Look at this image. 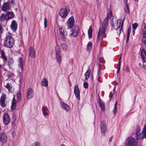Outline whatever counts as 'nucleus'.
<instances>
[{
    "mask_svg": "<svg viewBox=\"0 0 146 146\" xmlns=\"http://www.w3.org/2000/svg\"><path fill=\"white\" fill-rule=\"evenodd\" d=\"M123 24V21L121 19L117 20L115 18H113L110 21V24L111 28L113 29H115L117 34L119 36L121 31H123L122 29Z\"/></svg>",
    "mask_w": 146,
    "mask_h": 146,
    "instance_id": "nucleus-1",
    "label": "nucleus"
},
{
    "mask_svg": "<svg viewBox=\"0 0 146 146\" xmlns=\"http://www.w3.org/2000/svg\"><path fill=\"white\" fill-rule=\"evenodd\" d=\"M111 11H110V13H109L108 14L107 17L104 19L103 21L101 29V27L99 28L97 38V40H98L100 39V37L101 36V35L104 34L106 31L108 27V21L111 16Z\"/></svg>",
    "mask_w": 146,
    "mask_h": 146,
    "instance_id": "nucleus-2",
    "label": "nucleus"
},
{
    "mask_svg": "<svg viewBox=\"0 0 146 146\" xmlns=\"http://www.w3.org/2000/svg\"><path fill=\"white\" fill-rule=\"evenodd\" d=\"M15 41L11 33H8L6 37L4 45L7 48H11L14 45Z\"/></svg>",
    "mask_w": 146,
    "mask_h": 146,
    "instance_id": "nucleus-3",
    "label": "nucleus"
},
{
    "mask_svg": "<svg viewBox=\"0 0 146 146\" xmlns=\"http://www.w3.org/2000/svg\"><path fill=\"white\" fill-rule=\"evenodd\" d=\"M137 141L135 139L132 137H129L125 142V146H136L137 145Z\"/></svg>",
    "mask_w": 146,
    "mask_h": 146,
    "instance_id": "nucleus-4",
    "label": "nucleus"
},
{
    "mask_svg": "<svg viewBox=\"0 0 146 146\" xmlns=\"http://www.w3.org/2000/svg\"><path fill=\"white\" fill-rule=\"evenodd\" d=\"M136 137L138 140L140 139L146 137V126L145 125L141 132L138 133L136 134Z\"/></svg>",
    "mask_w": 146,
    "mask_h": 146,
    "instance_id": "nucleus-5",
    "label": "nucleus"
},
{
    "mask_svg": "<svg viewBox=\"0 0 146 146\" xmlns=\"http://www.w3.org/2000/svg\"><path fill=\"white\" fill-rule=\"evenodd\" d=\"M55 52L57 60L58 63L61 62V57L60 53V48L59 46L56 45L55 48Z\"/></svg>",
    "mask_w": 146,
    "mask_h": 146,
    "instance_id": "nucleus-6",
    "label": "nucleus"
},
{
    "mask_svg": "<svg viewBox=\"0 0 146 146\" xmlns=\"http://www.w3.org/2000/svg\"><path fill=\"white\" fill-rule=\"evenodd\" d=\"M58 33L59 36L62 40H65L66 39L67 33L64 29L62 27L59 28Z\"/></svg>",
    "mask_w": 146,
    "mask_h": 146,
    "instance_id": "nucleus-7",
    "label": "nucleus"
},
{
    "mask_svg": "<svg viewBox=\"0 0 146 146\" xmlns=\"http://www.w3.org/2000/svg\"><path fill=\"white\" fill-rule=\"evenodd\" d=\"M69 11L70 9L68 7L62 8L60 11L59 15L62 17H65L68 15Z\"/></svg>",
    "mask_w": 146,
    "mask_h": 146,
    "instance_id": "nucleus-8",
    "label": "nucleus"
},
{
    "mask_svg": "<svg viewBox=\"0 0 146 146\" xmlns=\"http://www.w3.org/2000/svg\"><path fill=\"white\" fill-rule=\"evenodd\" d=\"M100 126L102 134L104 136L105 135L107 131V129L105 122L103 121H101Z\"/></svg>",
    "mask_w": 146,
    "mask_h": 146,
    "instance_id": "nucleus-9",
    "label": "nucleus"
},
{
    "mask_svg": "<svg viewBox=\"0 0 146 146\" xmlns=\"http://www.w3.org/2000/svg\"><path fill=\"white\" fill-rule=\"evenodd\" d=\"M74 92L76 97L78 99V100L79 101L80 99V91L78 85H75L74 87Z\"/></svg>",
    "mask_w": 146,
    "mask_h": 146,
    "instance_id": "nucleus-10",
    "label": "nucleus"
},
{
    "mask_svg": "<svg viewBox=\"0 0 146 146\" xmlns=\"http://www.w3.org/2000/svg\"><path fill=\"white\" fill-rule=\"evenodd\" d=\"M3 122L5 125L8 124L11 121L10 116L7 113H4L3 116Z\"/></svg>",
    "mask_w": 146,
    "mask_h": 146,
    "instance_id": "nucleus-11",
    "label": "nucleus"
},
{
    "mask_svg": "<svg viewBox=\"0 0 146 146\" xmlns=\"http://www.w3.org/2000/svg\"><path fill=\"white\" fill-rule=\"evenodd\" d=\"M7 136L5 132L2 131L0 133V141L3 143H5L6 142Z\"/></svg>",
    "mask_w": 146,
    "mask_h": 146,
    "instance_id": "nucleus-12",
    "label": "nucleus"
},
{
    "mask_svg": "<svg viewBox=\"0 0 146 146\" xmlns=\"http://www.w3.org/2000/svg\"><path fill=\"white\" fill-rule=\"evenodd\" d=\"M79 32V29L77 26H75L71 30V35L76 36Z\"/></svg>",
    "mask_w": 146,
    "mask_h": 146,
    "instance_id": "nucleus-13",
    "label": "nucleus"
},
{
    "mask_svg": "<svg viewBox=\"0 0 146 146\" xmlns=\"http://www.w3.org/2000/svg\"><path fill=\"white\" fill-rule=\"evenodd\" d=\"M6 95L5 94H3L0 99V104L3 108L6 106L5 101L6 99Z\"/></svg>",
    "mask_w": 146,
    "mask_h": 146,
    "instance_id": "nucleus-14",
    "label": "nucleus"
},
{
    "mask_svg": "<svg viewBox=\"0 0 146 146\" xmlns=\"http://www.w3.org/2000/svg\"><path fill=\"white\" fill-rule=\"evenodd\" d=\"M74 23V17L72 16L68 19L67 25L69 28L72 27Z\"/></svg>",
    "mask_w": 146,
    "mask_h": 146,
    "instance_id": "nucleus-15",
    "label": "nucleus"
},
{
    "mask_svg": "<svg viewBox=\"0 0 146 146\" xmlns=\"http://www.w3.org/2000/svg\"><path fill=\"white\" fill-rule=\"evenodd\" d=\"M34 96L33 92L31 88H29L27 90V98L28 100L33 98Z\"/></svg>",
    "mask_w": 146,
    "mask_h": 146,
    "instance_id": "nucleus-16",
    "label": "nucleus"
},
{
    "mask_svg": "<svg viewBox=\"0 0 146 146\" xmlns=\"http://www.w3.org/2000/svg\"><path fill=\"white\" fill-rule=\"evenodd\" d=\"M29 56L32 58H34L35 57V51L33 47H31L29 50Z\"/></svg>",
    "mask_w": 146,
    "mask_h": 146,
    "instance_id": "nucleus-17",
    "label": "nucleus"
},
{
    "mask_svg": "<svg viewBox=\"0 0 146 146\" xmlns=\"http://www.w3.org/2000/svg\"><path fill=\"white\" fill-rule=\"evenodd\" d=\"M10 9V5L8 2L5 3L1 8V10L4 11L9 10Z\"/></svg>",
    "mask_w": 146,
    "mask_h": 146,
    "instance_id": "nucleus-18",
    "label": "nucleus"
},
{
    "mask_svg": "<svg viewBox=\"0 0 146 146\" xmlns=\"http://www.w3.org/2000/svg\"><path fill=\"white\" fill-rule=\"evenodd\" d=\"M11 29L13 31H15L17 27V24L15 20H13L11 25Z\"/></svg>",
    "mask_w": 146,
    "mask_h": 146,
    "instance_id": "nucleus-19",
    "label": "nucleus"
},
{
    "mask_svg": "<svg viewBox=\"0 0 146 146\" xmlns=\"http://www.w3.org/2000/svg\"><path fill=\"white\" fill-rule=\"evenodd\" d=\"M60 105L62 107L64 110L67 111H68L70 109V107L68 105L63 102H60Z\"/></svg>",
    "mask_w": 146,
    "mask_h": 146,
    "instance_id": "nucleus-20",
    "label": "nucleus"
},
{
    "mask_svg": "<svg viewBox=\"0 0 146 146\" xmlns=\"http://www.w3.org/2000/svg\"><path fill=\"white\" fill-rule=\"evenodd\" d=\"M141 57L143 60L146 62V52L144 49H142L141 51Z\"/></svg>",
    "mask_w": 146,
    "mask_h": 146,
    "instance_id": "nucleus-21",
    "label": "nucleus"
},
{
    "mask_svg": "<svg viewBox=\"0 0 146 146\" xmlns=\"http://www.w3.org/2000/svg\"><path fill=\"white\" fill-rule=\"evenodd\" d=\"M98 102L101 110H105V104L104 102L99 98L98 100Z\"/></svg>",
    "mask_w": 146,
    "mask_h": 146,
    "instance_id": "nucleus-22",
    "label": "nucleus"
},
{
    "mask_svg": "<svg viewBox=\"0 0 146 146\" xmlns=\"http://www.w3.org/2000/svg\"><path fill=\"white\" fill-rule=\"evenodd\" d=\"M13 63L14 60L12 58H8L7 60V64L9 68L12 67V66L13 64Z\"/></svg>",
    "mask_w": 146,
    "mask_h": 146,
    "instance_id": "nucleus-23",
    "label": "nucleus"
},
{
    "mask_svg": "<svg viewBox=\"0 0 146 146\" xmlns=\"http://www.w3.org/2000/svg\"><path fill=\"white\" fill-rule=\"evenodd\" d=\"M19 62L20 67L21 68V71L22 72L23 70V59L21 58H19Z\"/></svg>",
    "mask_w": 146,
    "mask_h": 146,
    "instance_id": "nucleus-24",
    "label": "nucleus"
},
{
    "mask_svg": "<svg viewBox=\"0 0 146 146\" xmlns=\"http://www.w3.org/2000/svg\"><path fill=\"white\" fill-rule=\"evenodd\" d=\"M1 57L3 60L4 62L7 61V58L5 55L4 52L3 50L1 51Z\"/></svg>",
    "mask_w": 146,
    "mask_h": 146,
    "instance_id": "nucleus-25",
    "label": "nucleus"
},
{
    "mask_svg": "<svg viewBox=\"0 0 146 146\" xmlns=\"http://www.w3.org/2000/svg\"><path fill=\"white\" fill-rule=\"evenodd\" d=\"M41 83L42 85L46 87L48 85V82L46 78H43L42 79Z\"/></svg>",
    "mask_w": 146,
    "mask_h": 146,
    "instance_id": "nucleus-26",
    "label": "nucleus"
},
{
    "mask_svg": "<svg viewBox=\"0 0 146 146\" xmlns=\"http://www.w3.org/2000/svg\"><path fill=\"white\" fill-rule=\"evenodd\" d=\"M6 15L7 17V19H11L14 16V14L13 12H8L6 14Z\"/></svg>",
    "mask_w": 146,
    "mask_h": 146,
    "instance_id": "nucleus-27",
    "label": "nucleus"
},
{
    "mask_svg": "<svg viewBox=\"0 0 146 146\" xmlns=\"http://www.w3.org/2000/svg\"><path fill=\"white\" fill-rule=\"evenodd\" d=\"M16 100L14 97L12 101V105L11 106V109L12 110L15 109L16 107Z\"/></svg>",
    "mask_w": 146,
    "mask_h": 146,
    "instance_id": "nucleus-28",
    "label": "nucleus"
},
{
    "mask_svg": "<svg viewBox=\"0 0 146 146\" xmlns=\"http://www.w3.org/2000/svg\"><path fill=\"white\" fill-rule=\"evenodd\" d=\"M124 10L126 14H128L129 13V9L127 3H126V4H125V6L124 7Z\"/></svg>",
    "mask_w": 146,
    "mask_h": 146,
    "instance_id": "nucleus-29",
    "label": "nucleus"
},
{
    "mask_svg": "<svg viewBox=\"0 0 146 146\" xmlns=\"http://www.w3.org/2000/svg\"><path fill=\"white\" fill-rule=\"evenodd\" d=\"M90 70L89 68L88 69L85 74L86 79L87 80L90 76Z\"/></svg>",
    "mask_w": 146,
    "mask_h": 146,
    "instance_id": "nucleus-30",
    "label": "nucleus"
},
{
    "mask_svg": "<svg viewBox=\"0 0 146 146\" xmlns=\"http://www.w3.org/2000/svg\"><path fill=\"white\" fill-rule=\"evenodd\" d=\"M101 76L102 72L100 71L99 68L97 74V80L99 82L101 83L102 82L100 80V79L101 77Z\"/></svg>",
    "mask_w": 146,
    "mask_h": 146,
    "instance_id": "nucleus-31",
    "label": "nucleus"
},
{
    "mask_svg": "<svg viewBox=\"0 0 146 146\" xmlns=\"http://www.w3.org/2000/svg\"><path fill=\"white\" fill-rule=\"evenodd\" d=\"M92 43L90 41L87 44V49L89 52L91 51L92 50Z\"/></svg>",
    "mask_w": 146,
    "mask_h": 146,
    "instance_id": "nucleus-32",
    "label": "nucleus"
},
{
    "mask_svg": "<svg viewBox=\"0 0 146 146\" xmlns=\"http://www.w3.org/2000/svg\"><path fill=\"white\" fill-rule=\"evenodd\" d=\"M142 35L143 38L146 37V25L144 26V28L142 30Z\"/></svg>",
    "mask_w": 146,
    "mask_h": 146,
    "instance_id": "nucleus-33",
    "label": "nucleus"
},
{
    "mask_svg": "<svg viewBox=\"0 0 146 146\" xmlns=\"http://www.w3.org/2000/svg\"><path fill=\"white\" fill-rule=\"evenodd\" d=\"M16 97L17 101L18 102H20L21 98V94L20 92H18L17 93Z\"/></svg>",
    "mask_w": 146,
    "mask_h": 146,
    "instance_id": "nucleus-34",
    "label": "nucleus"
},
{
    "mask_svg": "<svg viewBox=\"0 0 146 146\" xmlns=\"http://www.w3.org/2000/svg\"><path fill=\"white\" fill-rule=\"evenodd\" d=\"M7 17H6V15H4L3 14H2L0 17V19L1 21H4L5 19L7 20Z\"/></svg>",
    "mask_w": 146,
    "mask_h": 146,
    "instance_id": "nucleus-35",
    "label": "nucleus"
},
{
    "mask_svg": "<svg viewBox=\"0 0 146 146\" xmlns=\"http://www.w3.org/2000/svg\"><path fill=\"white\" fill-rule=\"evenodd\" d=\"M92 28L90 27L88 32V37L90 38H91L92 37Z\"/></svg>",
    "mask_w": 146,
    "mask_h": 146,
    "instance_id": "nucleus-36",
    "label": "nucleus"
},
{
    "mask_svg": "<svg viewBox=\"0 0 146 146\" xmlns=\"http://www.w3.org/2000/svg\"><path fill=\"white\" fill-rule=\"evenodd\" d=\"M61 48L64 51L66 50L68 48V46L65 44H62L61 45Z\"/></svg>",
    "mask_w": 146,
    "mask_h": 146,
    "instance_id": "nucleus-37",
    "label": "nucleus"
},
{
    "mask_svg": "<svg viewBox=\"0 0 146 146\" xmlns=\"http://www.w3.org/2000/svg\"><path fill=\"white\" fill-rule=\"evenodd\" d=\"M46 109L44 107H43L42 108V111L43 114L45 116H47L48 115V113L46 111Z\"/></svg>",
    "mask_w": 146,
    "mask_h": 146,
    "instance_id": "nucleus-38",
    "label": "nucleus"
},
{
    "mask_svg": "<svg viewBox=\"0 0 146 146\" xmlns=\"http://www.w3.org/2000/svg\"><path fill=\"white\" fill-rule=\"evenodd\" d=\"M117 100H116V102L115 103L114 107L113 108V113L114 114H115L116 113V112L117 110Z\"/></svg>",
    "mask_w": 146,
    "mask_h": 146,
    "instance_id": "nucleus-39",
    "label": "nucleus"
},
{
    "mask_svg": "<svg viewBox=\"0 0 146 146\" xmlns=\"http://www.w3.org/2000/svg\"><path fill=\"white\" fill-rule=\"evenodd\" d=\"M40 143L38 141L34 142L32 145V146H40Z\"/></svg>",
    "mask_w": 146,
    "mask_h": 146,
    "instance_id": "nucleus-40",
    "label": "nucleus"
},
{
    "mask_svg": "<svg viewBox=\"0 0 146 146\" xmlns=\"http://www.w3.org/2000/svg\"><path fill=\"white\" fill-rule=\"evenodd\" d=\"M44 28H46L47 27V20L46 18H44Z\"/></svg>",
    "mask_w": 146,
    "mask_h": 146,
    "instance_id": "nucleus-41",
    "label": "nucleus"
},
{
    "mask_svg": "<svg viewBox=\"0 0 146 146\" xmlns=\"http://www.w3.org/2000/svg\"><path fill=\"white\" fill-rule=\"evenodd\" d=\"M138 25L137 23H135L132 24V27L133 29L135 30L137 27Z\"/></svg>",
    "mask_w": 146,
    "mask_h": 146,
    "instance_id": "nucleus-42",
    "label": "nucleus"
},
{
    "mask_svg": "<svg viewBox=\"0 0 146 146\" xmlns=\"http://www.w3.org/2000/svg\"><path fill=\"white\" fill-rule=\"evenodd\" d=\"M8 2L9 3V4H10L13 7L15 5L13 0H9V2Z\"/></svg>",
    "mask_w": 146,
    "mask_h": 146,
    "instance_id": "nucleus-43",
    "label": "nucleus"
},
{
    "mask_svg": "<svg viewBox=\"0 0 146 146\" xmlns=\"http://www.w3.org/2000/svg\"><path fill=\"white\" fill-rule=\"evenodd\" d=\"M113 95L114 94H113L111 92H110L109 93V98H110V101L113 97Z\"/></svg>",
    "mask_w": 146,
    "mask_h": 146,
    "instance_id": "nucleus-44",
    "label": "nucleus"
},
{
    "mask_svg": "<svg viewBox=\"0 0 146 146\" xmlns=\"http://www.w3.org/2000/svg\"><path fill=\"white\" fill-rule=\"evenodd\" d=\"M121 57H120L119 59V61L118 64V68H120L121 62L120 61V59Z\"/></svg>",
    "mask_w": 146,
    "mask_h": 146,
    "instance_id": "nucleus-45",
    "label": "nucleus"
},
{
    "mask_svg": "<svg viewBox=\"0 0 146 146\" xmlns=\"http://www.w3.org/2000/svg\"><path fill=\"white\" fill-rule=\"evenodd\" d=\"M83 85L84 87L85 88H87L88 87V84L87 83L84 82Z\"/></svg>",
    "mask_w": 146,
    "mask_h": 146,
    "instance_id": "nucleus-46",
    "label": "nucleus"
},
{
    "mask_svg": "<svg viewBox=\"0 0 146 146\" xmlns=\"http://www.w3.org/2000/svg\"><path fill=\"white\" fill-rule=\"evenodd\" d=\"M140 132H141L140 129V128L139 127H138L136 129V134H137L138 133H139Z\"/></svg>",
    "mask_w": 146,
    "mask_h": 146,
    "instance_id": "nucleus-47",
    "label": "nucleus"
},
{
    "mask_svg": "<svg viewBox=\"0 0 146 146\" xmlns=\"http://www.w3.org/2000/svg\"><path fill=\"white\" fill-rule=\"evenodd\" d=\"M5 87L6 88L8 89L9 91H10L11 88H10V85L9 84H7L6 85Z\"/></svg>",
    "mask_w": 146,
    "mask_h": 146,
    "instance_id": "nucleus-48",
    "label": "nucleus"
},
{
    "mask_svg": "<svg viewBox=\"0 0 146 146\" xmlns=\"http://www.w3.org/2000/svg\"><path fill=\"white\" fill-rule=\"evenodd\" d=\"M125 71L127 72H128L129 71V70L128 69V67L127 66H126V69L125 70Z\"/></svg>",
    "mask_w": 146,
    "mask_h": 146,
    "instance_id": "nucleus-49",
    "label": "nucleus"
},
{
    "mask_svg": "<svg viewBox=\"0 0 146 146\" xmlns=\"http://www.w3.org/2000/svg\"><path fill=\"white\" fill-rule=\"evenodd\" d=\"M141 68H143L145 70H146V65L143 64L142 66L141 67Z\"/></svg>",
    "mask_w": 146,
    "mask_h": 146,
    "instance_id": "nucleus-50",
    "label": "nucleus"
},
{
    "mask_svg": "<svg viewBox=\"0 0 146 146\" xmlns=\"http://www.w3.org/2000/svg\"><path fill=\"white\" fill-rule=\"evenodd\" d=\"M130 34V31H129V30L128 29V30L127 31V36L129 37Z\"/></svg>",
    "mask_w": 146,
    "mask_h": 146,
    "instance_id": "nucleus-51",
    "label": "nucleus"
},
{
    "mask_svg": "<svg viewBox=\"0 0 146 146\" xmlns=\"http://www.w3.org/2000/svg\"><path fill=\"white\" fill-rule=\"evenodd\" d=\"M120 70V68H117V75H118V73L119 72V70Z\"/></svg>",
    "mask_w": 146,
    "mask_h": 146,
    "instance_id": "nucleus-52",
    "label": "nucleus"
},
{
    "mask_svg": "<svg viewBox=\"0 0 146 146\" xmlns=\"http://www.w3.org/2000/svg\"><path fill=\"white\" fill-rule=\"evenodd\" d=\"M143 42L146 46V39L143 40Z\"/></svg>",
    "mask_w": 146,
    "mask_h": 146,
    "instance_id": "nucleus-53",
    "label": "nucleus"
},
{
    "mask_svg": "<svg viewBox=\"0 0 146 146\" xmlns=\"http://www.w3.org/2000/svg\"><path fill=\"white\" fill-rule=\"evenodd\" d=\"M129 37L127 36V42H128V41L129 40Z\"/></svg>",
    "mask_w": 146,
    "mask_h": 146,
    "instance_id": "nucleus-54",
    "label": "nucleus"
},
{
    "mask_svg": "<svg viewBox=\"0 0 146 146\" xmlns=\"http://www.w3.org/2000/svg\"><path fill=\"white\" fill-rule=\"evenodd\" d=\"M112 137H110L109 138V142H111L112 141Z\"/></svg>",
    "mask_w": 146,
    "mask_h": 146,
    "instance_id": "nucleus-55",
    "label": "nucleus"
},
{
    "mask_svg": "<svg viewBox=\"0 0 146 146\" xmlns=\"http://www.w3.org/2000/svg\"><path fill=\"white\" fill-rule=\"evenodd\" d=\"M12 125L14 126V127L15 126V122L14 121L13 123H12Z\"/></svg>",
    "mask_w": 146,
    "mask_h": 146,
    "instance_id": "nucleus-56",
    "label": "nucleus"
},
{
    "mask_svg": "<svg viewBox=\"0 0 146 146\" xmlns=\"http://www.w3.org/2000/svg\"><path fill=\"white\" fill-rule=\"evenodd\" d=\"M139 66L140 67V68H141V67H142V66H141V63H139Z\"/></svg>",
    "mask_w": 146,
    "mask_h": 146,
    "instance_id": "nucleus-57",
    "label": "nucleus"
},
{
    "mask_svg": "<svg viewBox=\"0 0 146 146\" xmlns=\"http://www.w3.org/2000/svg\"><path fill=\"white\" fill-rule=\"evenodd\" d=\"M124 1L125 2V4H126V3H127V0H124Z\"/></svg>",
    "mask_w": 146,
    "mask_h": 146,
    "instance_id": "nucleus-58",
    "label": "nucleus"
},
{
    "mask_svg": "<svg viewBox=\"0 0 146 146\" xmlns=\"http://www.w3.org/2000/svg\"><path fill=\"white\" fill-rule=\"evenodd\" d=\"M24 19L26 21L27 20V17H24Z\"/></svg>",
    "mask_w": 146,
    "mask_h": 146,
    "instance_id": "nucleus-59",
    "label": "nucleus"
},
{
    "mask_svg": "<svg viewBox=\"0 0 146 146\" xmlns=\"http://www.w3.org/2000/svg\"><path fill=\"white\" fill-rule=\"evenodd\" d=\"M61 146H65V145L63 144H62Z\"/></svg>",
    "mask_w": 146,
    "mask_h": 146,
    "instance_id": "nucleus-60",
    "label": "nucleus"
},
{
    "mask_svg": "<svg viewBox=\"0 0 146 146\" xmlns=\"http://www.w3.org/2000/svg\"><path fill=\"white\" fill-rule=\"evenodd\" d=\"M134 1H139V0H134Z\"/></svg>",
    "mask_w": 146,
    "mask_h": 146,
    "instance_id": "nucleus-61",
    "label": "nucleus"
},
{
    "mask_svg": "<svg viewBox=\"0 0 146 146\" xmlns=\"http://www.w3.org/2000/svg\"><path fill=\"white\" fill-rule=\"evenodd\" d=\"M134 32H134V31H133V33H134Z\"/></svg>",
    "mask_w": 146,
    "mask_h": 146,
    "instance_id": "nucleus-62",
    "label": "nucleus"
},
{
    "mask_svg": "<svg viewBox=\"0 0 146 146\" xmlns=\"http://www.w3.org/2000/svg\"><path fill=\"white\" fill-rule=\"evenodd\" d=\"M111 6H110V9Z\"/></svg>",
    "mask_w": 146,
    "mask_h": 146,
    "instance_id": "nucleus-63",
    "label": "nucleus"
},
{
    "mask_svg": "<svg viewBox=\"0 0 146 146\" xmlns=\"http://www.w3.org/2000/svg\"><path fill=\"white\" fill-rule=\"evenodd\" d=\"M96 1H98V0H96Z\"/></svg>",
    "mask_w": 146,
    "mask_h": 146,
    "instance_id": "nucleus-64",
    "label": "nucleus"
}]
</instances>
